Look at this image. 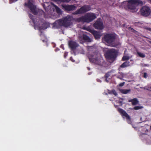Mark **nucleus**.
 <instances>
[{
    "label": "nucleus",
    "instance_id": "1",
    "mask_svg": "<svg viewBox=\"0 0 151 151\" xmlns=\"http://www.w3.org/2000/svg\"><path fill=\"white\" fill-rule=\"evenodd\" d=\"M73 18L72 16L68 15L66 17L56 20L54 24H57L60 26L68 27L72 24Z\"/></svg>",
    "mask_w": 151,
    "mask_h": 151
},
{
    "label": "nucleus",
    "instance_id": "2",
    "mask_svg": "<svg viewBox=\"0 0 151 151\" xmlns=\"http://www.w3.org/2000/svg\"><path fill=\"white\" fill-rule=\"evenodd\" d=\"M117 50L112 49L108 50L105 54L106 58L108 60L114 61L116 59L118 55Z\"/></svg>",
    "mask_w": 151,
    "mask_h": 151
},
{
    "label": "nucleus",
    "instance_id": "3",
    "mask_svg": "<svg viewBox=\"0 0 151 151\" xmlns=\"http://www.w3.org/2000/svg\"><path fill=\"white\" fill-rule=\"evenodd\" d=\"M142 3L140 0H130L128 1L127 6L129 9L132 12L136 11V7L135 5H138Z\"/></svg>",
    "mask_w": 151,
    "mask_h": 151
},
{
    "label": "nucleus",
    "instance_id": "4",
    "mask_svg": "<svg viewBox=\"0 0 151 151\" xmlns=\"http://www.w3.org/2000/svg\"><path fill=\"white\" fill-rule=\"evenodd\" d=\"M90 62L99 65H101L103 59L99 56L96 54H94L88 57Z\"/></svg>",
    "mask_w": 151,
    "mask_h": 151
},
{
    "label": "nucleus",
    "instance_id": "5",
    "mask_svg": "<svg viewBox=\"0 0 151 151\" xmlns=\"http://www.w3.org/2000/svg\"><path fill=\"white\" fill-rule=\"evenodd\" d=\"M116 36L115 33H106L103 38V40L109 45H112L115 41Z\"/></svg>",
    "mask_w": 151,
    "mask_h": 151
},
{
    "label": "nucleus",
    "instance_id": "6",
    "mask_svg": "<svg viewBox=\"0 0 151 151\" xmlns=\"http://www.w3.org/2000/svg\"><path fill=\"white\" fill-rule=\"evenodd\" d=\"M141 15L143 17H147L151 15V9L147 6H143L140 10Z\"/></svg>",
    "mask_w": 151,
    "mask_h": 151
},
{
    "label": "nucleus",
    "instance_id": "7",
    "mask_svg": "<svg viewBox=\"0 0 151 151\" xmlns=\"http://www.w3.org/2000/svg\"><path fill=\"white\" fill-rule=\"evenodd\" d=\"M91 9L90 6L89 5H85L77 10L73 13V14L74 15L83 14L89 11Z\"/></svg>",
    "mask_w": 151,
    "mask_h": 151
},
{
    "label": "nucleus",
    "instance_id": "8",
    "mask_svg": "<svg viewBox=\"0 0 151 151\" xmlns=\"http://www.w3.org/2000/svg\"><path fill=\"white\" fill-rule=\"evenodd\" d=\"M24 5L28 8L30 10V12L34 15H37L38 13L36 9V7L33 4V3L30 0H28L27 3H25Z\"/></svg>",
    "mask_w": 151,
    "mask_h": 151
},
{
    "label": "nucleus",
    "instance_id": "9",
    "mask_svg": "<svg viewBox=\"0 0 151 151\" xmlns=\"http://www.w3.org/2000/svg\"><path fill=\"white\" fill-rule=\"evenodd\" d=\"M86 22L89 23L96 18V14L93 13H88L84 15Z\"/></svg>",
    "mask_w": 151,
    "mask_h": 151
},
{
    "label": "nucleus",
    "instance_id": "10",
    "mask_svg": "<svg viewBox=\"0 0 151 151\" xmlns=\"http://www.w3.org/2000/svg\"><path fill=\"white\" fill-rule=\"evenodd\" d=\"M118 111L122 116H125L127 120V122L128 124H131V121L130 116L127 113V112L122 109L119 108Z\"/></svg>",
    "mask_w": 151,
    "mask_h": 151
},
{
    "label": "nucleus",
    "instance_id": "11",
    "mask_svg": "<svg viewBox=\"0 0 151 151\" xmlns=\"http://www.w3.org/2000/svg\"><path fill=\"white\" fill-rule=\"evenodd\" d=\"M61 6L62 9L65 11H72L76 8V6L74 5L62 4Z\"/></svg>",
    "mask_w": 151,
    "mask_h": 151
},
{
    "label": "nucleus",
    "instance_id": "12",
    "mask_svg": "<svg viewBox=\"0 0 151 151\" xmlns=\"http://www.w3.org/2000/svg\"><path fill=\"white\" fill-rule=\"evenodd\" d=\"M93 26L96 29L99 30L103 29L104 28L103 23L99 20L96 21L93 24Z\"/></svg>",
    "mask_w": 151,
    "mask_h": 151
},
{
    "label": "nucleus",
    "instance_id": "13",
    "mask_svg": "<svg viewBox=\"0 0 151 151\" xmlns=\"http://www.w3.org/2000/svg\"><path fill=\"white\" fill-rule=\"evenodd\" d=\"M88 30L92 34L96 39L98 40L100 38L101 35L100 32L91 29H89Z\"/></svg>",
    "mask_w": 151,
    "mask_h": 151
},
{
    "label": "nucleus",
    "instance_id": "14",
    "mask_svg": "<svg viewBox=\"0 0 151 151\" xmlns=\"http://www.w3.org/2000/svg\"><path fill=\"white\" fill-rule=\"evenodd\" d=\"M69 45L70 49L73 50H75L78 46V45L76 42L71 40L69 42Z\"/></svg>",
    "mask_w": 151,
    "mask_h": 151
},
{
    "label": "nucleus",
    "instance_id": "15",
    "mask_svg": "<svg viewBox=\"0 0 151 151\" xmlns=\"http://www.w3.org/2000/svg\"><path fill=\"white\" fill-rule=\"evenodd\" d=\"M51 4L55 8L56 12L58 14H62V12L61 9L55 5L53 3L51 2Z\"/></svg>",
    "mask_w": 151,
    "mask_h": 151
},
{
    "label": "nucleus",
    "instance_id": "16",
    "mask_svg": "<svg viewBox=\"0 0 151 151\" xmlns=\"http://www.w3.org/2000/svg\"><path fill=\"white\" fill-rule=\"evenodd\" d=\"M75 21L78 22H86L84 16L79 18H76L75 19Z\"/></svg>",
    "mask_w": 151,
    "mask_h": 151
},
{
    "label": "nucleus",
    "instance_id": "17",
    "mask_svg": "<svg viewBox=\"0 0 151 151\" xmlns=\"http://www.w3.org/2000/svg\"><path fill=\"white\" fill-rule=\"evenodd\" d=\"M130 65V62L128 61H127L121 65L120 67L122 68H125L126 67H128Z\"/></svg>",
    "mask_w": 151,
    "mask_h": 151
},
{
    "label": "nucleus",
    "instance_id": "18",
    "mask_svg": "<svg viewBox=\"0 0 151 151\" xmlns=\"http://www.w3.org/2000/svg\"><path fill=\"white\" fill-rule=\"evenodd\" d=\"M129 102H131L133 105H135L139 103V101L137 98H134L133 99L129 100Z\"/></svg>",
    "mask_w": 151,
    "mask_h": 151
},
{
    "label": "nucleus",
    "instance_id": "19",
    "mask_svg": "<svg viewBox=\"0 0 151 151\" xmlns=\"http://www.w3.org/2000/svg\"><path fill=\"white\" fill-rule=\"evenodd\" d=\"M83 39L85 41L87 42H90L91 41L89 37L86 35H83Z\"/></svg>",
    "mask_w": 151,
    "mask_h": 151
},
{
    "label": "nucleus",
    "instance_id": "20",
    "mask_svg": "<svg viewBox=\"0 0 151 151\" xmlns=\"http://www.w3.org/2000/svg\"><path fill=\"white\" fill-rule=\"evenodd\" d=\"M119 91L121 93L124 94H127L129 93L131 91V90L130 89H119Z\"/></svg>",
    "mask_w": 151,
    "mask_h": 151
},
{
    "label": "nucleus",
    "instance_id": "21",
    "mask_svg": "<svg viewBox=\"0 0 151 151\" xmlns=\"http://www.w3.org/2000/svg\"><path fill=\"white\" fill-rule=\"evenodd\" d=\"M108 93L110 94H114L115 96H116L117 95V93L114 89L112 90L111 91H109L108 92Z\"/></svg>",
    "mask_w": 151,
    "mask_h": 151
},
{
    "label": "nucleus",
    "instance_id": "22",
    "mask_svg": "<svg viewBox=\"0 0 151 151\" xmlns=\"http://www.w3.org/2000/svg\"><path fill=\"white\" fill-rule=\"evenodd\" d=\"M137 54L141 58H144L145 57V55L143 53H142L139 52H137Z\"/></svg>",
    "mask_w": 151,
    "mask_h": 151
},
{
    "label": "nucleus",
    "instance_id": "23",
    "mask_svg": "<svg viewBox=\"0 0 151 151\" xmlns=\"http://www.w3.org/2000/svg\"><path fill=\"white\" fill-rule=\"evenodd\" d=\"M143 107L142 106H137L134 107V109L135 110H137L142 109Z\"/></svg>",
    "mask_w": 151,
    "mask_h": 151
},
{
    "label": "nucleus",
    "instance_id": "24",
    "mask_svg": "<svg viewBox=\"0 0 151 151\" xmlns=\"http://www.w3.org/2000/svg\"><path fill=\"white\" fill-rule=\"evenodd\" d=\"M129 58L126 56H123L122 59V60L123 61L126 60H128L129 59Z\"/></svg>",
    "mask_w": 151,
    "mask_h": 151
},
{
    "label": "nucleus",
    "instance_id": "25",
    "mask_svg": "<svg viewBox=\"0 0 151 151\" xmlns=\"http://www.w3.org/2000/svg\"><path fill=\"white\" fill-rule=\"evenodd\" d=\"M129 29H130V30L131 32H132L134 33H135L136 32V31L132 28H131V27L129 28Z\"/></svg>",
    "mask_w": 151,
    "mask_h": 151
},
{
    "label": "nucleus",
    "instance_id": "26",
    "mask_svg": "<svg viewBox=\"0 0 151 151\" xmlns=\"http://www.w3.org/2000/svg\"><path fill=\"white\" fill-rule=\"evenodd\" d=\"M33 23H34V26L35 27H39V25H37V24H36V23H35V22L33 20Z\"/></svg>",
    "mask_w": 151,
    "mask_h": 151
},
{
    "label": "nucleus",
    "instance_id": "27",
    "mask_svg": "<svg viewBox=\"0 0 151 151\" xmlns=\"http://www.w3.org/2000/svg\"><path fill=\"white\" fill-rule=\"evenodd\" d=\"M124 84H125V82H124L121 83L119 84V86L120 87H122V86H124Z\"/></svg>",
    "mask_w": 151,
    "mask_h": 151
},
{
    "label": "nucleus",
    "instance_id": "28",
    "mask_svg": "<svg viewBox=\"0 0 151 151\" xmlns=\"http://www.w3.org/2000/svg\"><path fill=\"white\" fill-rule=\"evenodd\" d=\"M105 76L106 78H107L109 76V73H106Z\"/></svg>",
    "mask_w": 151,
    "mask_h": 151
},
{
    "label": "nucleus",
    "instance_id": "29",
    "mask_svg": "<svg viewBox=\"0 0 151 151\" xmlns=\"http://www.w3.org/2000/svg\"><path fill=\"white\" fill-rule=\"evenodd\" d=\"M18 0H9L10 3H12L15 2L17 1Z\"/></svg>",
    "mask_w": 151,
    "mask_h": 151
},
{
    "label": "nucleus",
    "instance_id": "30",
    "mask_svg": "<svg viewBox=\"0 0 151 151\" xmlns=\"http://www.w3.org/2000/svg\"><path fill=\"white\" fill-rule=\"evenodd\" d=\"M143 76L145 78H147V73H144Z\"/></svg>",
    "mask_w": 151,
    "mask_h": 151
},
{
    "label": "nucleus",
    "instance_id": "31",
    "mask_svg": "<svg viewBox=\"0 0 151 151\" xmlns=\"http://www.w3.org/2000/svg\"><path fill=\"white\" fill-rule=\"evenodd\" d=\"M68 55V53L67 52H65L64 55V57L65 58H66L67 56Z\"/></svg>",
    "mask_w": 151,
    "mask_h": 151
},
{
    "label": "nucleus",
    "instance_id": "32",
    "mask_svg": "<svg viewBox=\"0 0 151 151\" xmlns=\"http://www.w3.org/2000/svg\"><path fill=\"white\" fill-rule=\"evenodd\" d=\"M44 9H45V10L46 11H47V9H46V6H45V4H43V5H42Z\"/></svg>",
    "mask_w": 151,
    "mask_h": 151
},
{
    "label": "nucleus",
    "instance_id": "33",
    "mask_svg": "<svg viewBox=\"0 0 151 151\" xmlns=\"http://www.w3.org/2000/svg\"><path fill=\"white\" fill-rule=\"evenodd\" d=\"M117 78L121 79V80H122V77H120V76L119 75H118L117 76Z\"/></svg>",
    "mask_w": 151,
    "mask_h": 151
},
{
    "label": "nucleus",
    "instance_id": "34",
    "mask_svg": "<svg viewBox=\"0 0 151 151\" xmlns=\"http://www.w3.org/2000/svg\"><path fill=\"white\" fill-rule=\"evenodd\" d=\"M119 74H120L122 76L123 75V74L122 72H119Z\"/></svg>",
    "mask_w": 151,
    "mask_h": 151
},
{
    "label": "nucleus",
    "instance_id": "35",
    "mask_svg": "<svg viewBox=\"0 0 151 151\" xmlns=\"http://www.w3.org/2000/svg\"><path fill=\"white\" fill-rule=\"evenodd\" d=\"M97 81L98 82H101V80H100L99 79H97Z\"/></svg>",
    "mask_w": 151,
    "mask_h": 151
},
{
    "label": "nucleus",
    "instance_id": "36",
    "mask_svg": "<svg viewBox=\"0 0 151 151\" xmlns=\"http://www.w3.org/2000/svg\"><path fill=\"white\" fill-rule=\"evenodd\" d=\"M33 16L31 14H30L29 15V17L30 18L32 19L31 17H32Z\"/></svg>",
    "mask_w": 151,
    "mask_h": 151
},
{
    "label": "nucleus",
    "instance_id": "37",
    "mask_svg": "<svg viewBox=\"0 0 151 151\" xmlns=\"http://www.w3.org/2000/svg\"><path fill=\"white\" fill-rule=\"evenodd\" d=\"M47 7H48V8H50V6L49 5H47Z\"/></svg>",
    "mask_w": 151,
    "mask_h": 151
},
{
    "label": "nucleus",
    "instance_id": "38",
    "mask_svg": "<svg viewBox=\"0 0 151 151\" xmlns=\"http://www.w3.org/2000/svg\"><path fill=\"white\" fill-rule=\"evenodd\" d=\"M149 43L151 44V41H148Z\"/></svg>",
    "mask_w": 151,
    "mask_h": 151
},
{
    "label": "nucleus",
    "instance_id": "39",
    "mask_svg": "<svg viewBox=\"0 0 151 151\" xmlns=\"http://www.w3.org/2000/svg\"><path fill=\"white\" fill-rule=\"evenodd\" d=\"M107 78H106V81L107 82H108V81L107 80Z\"/></svg>",
    "mask_w": 151,
    "mask_h": 151
},
{
    "label": "nucleus",
    "instance_id": "40",
    "mask_svg": "<svg viewBox=\"0 0 151 151\" xmlns=\"http://www.w3.org/2000/svg\"><path fill=\"white\" fill-rule=\"evenodd\" d=\"M148 130L147 129H146V131H145V132H148Z\"/></svg>",
    "mask_w": 151,
    "mask_h": 151
},
{
    "label": "nucleus",
    "instance_id": "41",
    "mask_svg": "<svg viewBox=\"0 0 151 151\" xmlns=\"http://www.w3.org/2000/svg\"><path fill=\"white\" fill-rule=\"evenodd\" d=\"M72 59V57H70V60H71V59Z\"/></svg>",
    "mask_w": 151,
    "mask_h": 151
},
{
    "label": "nucleus",
    "instance_id": "42",
    "mask_svg": "<svg viewBox=\"0 0 151 151\" xmlns=\"http://www.w3.org/2000/svg\"><path fill=\"white\" fill-rule=\"evenodd\" d=\"M143 135H146V134H146V133H143Z\"/></svg>",
    "mask_w": 151,
    "mask_h": 151
},
{
    "label": "nucleus",
    "instance_id": "43",
    "mask_svg": "<svg viewBox=\"0 0 151 151\" xmlns=\"http://www.w3.org/2000/svg\"><path fill=\"white\" fill-rule=\"evenodd\" d=\"M144 66H147V65H146V64H145V65H144Z\"/></svg>",
    "mask_w": 151,
    "mask_h": 151
},
{
    "label": "nucleus",
    "instance_id": "44",
    "mask_svg": "<svg viewBox=\"0 0 151 151\" xmlns=\"http://www.w3.org/2000/svg\"><path fill=\"white\" fill-rule=\"evenodd\" d=\"M72 61H73V62H74V60L73 61V59H71V60Z\"/></svg>",
    "mask_w": 151,
    "mask_h": 151
},
{
    "label": "nucleus",
    "instance_id": "45",
    "mask_svg": "<svg viewBox=\"0 0 151 151\" xmlns=\"http://www.w3.org/2000/svg\"><path fill=\"white\" fill-rule=\"evenodd\" d=\"M42 41H43V42H44L45 40H42Z\"/></svg>",
    "mask_w": 151,
    "mask_h": 151
},
{
    "label": "nucleus",
    "instance_id": "46",
    "mask_svg": "<svg viewBox=\"0 0 151 151\" xmlns=\"http://www.w3.org/2000/svg\"><path fill=\"white\" fill-rule=\"evenodd\" d=\"M150 88L151 89V86L150 87ZM150 91H151V90Z\"/></svg>",
    "mask_w": 151,
    "mask_h": 151
},
{
    "label": "nucleus",
    "instance_id": "47",
    "mask_svg": "<svg viewBox=\"0 0 151 151\" xmlns=\"http://www.w3.org/2000/svg\"><path fill=\"white\" fill-rule=\"evenodd\" d=\"M149 1H150V2H151V0H149Z\"/></svg>",
    "mask_w": 151,
    "mask_h": 151
},
{
    "label": "nucleus",
    "instance_id": "48",
    "mask_svg": "<svg viewBox=\"0 0 151 151\" xmlns=\"http://www.w3.org/2000/svg\"><path fill=\"white\" fill-rule=\"evenodd\" d=\"M150 128L151 129V126H150Z\"/></svg>",
    "mask_w": 151,
    "mask_h": 151
},
{
    "label": "nucleus",
    "instance_id": "49",
    "mask_svg": "<svg viewBox=\"0 0 151 151\" xmlns=\"http://www.w3.org/2000/svg\"><path fill=\"white\" fill-rule=\"evenodd\" d=\"M130 61H132V60H131Z\"/></svg>",
    "mask_w": 151,
    "mask_h": 151
},
{
    "label": "nucleus",
    "instance_id": "50",
    "mask_svg": "<svg viewBox=\"0 0 151 151\" xmlns=\"http://www.w3.org/2000/svg\"><path fill=\"white\" fill-rule=\"evenodd\" d=\"M150 31H151V29Z\"/></svg>",
    "mask_w": 151,
    "mask_h": 151
}]
</instances>
